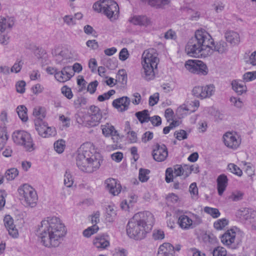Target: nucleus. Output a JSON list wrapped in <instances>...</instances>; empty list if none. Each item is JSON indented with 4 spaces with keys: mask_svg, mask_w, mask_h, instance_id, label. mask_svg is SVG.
<instances>
[{
    "mask_svg": "<svg viewBox=\"0 0 256 256\" xmlns=\"http://www.w3.org/2000/svg\"><path fill=\"white\" fill-rule=\"evenodd\" d=\"M38 232L42 244L45 247L52 248L60 244L66 231L64 224L58 217L50 216L41 222Z\"/></svg>",
    "mask_w": 256,
    "mask_h": 256,
    "instance_id": "f257e3e1",
    "label": "nucleus"
},
{
    "mask_svg": "<svg viewBox=\"0 0 256 256\" xmlns=\"http://www.w3.org/2000/svg\"><path fill=\"white\" fill-rule=\"evenodd\" d=\"M102 160L101 154L96 152L94 146L90 142L82 144L77 151L76 164L83 172L91 173L97 170Z\"/></svg>",
    "mask_w": 256,
    "mask_h": 256,
    "instance_id": "f03ea898",
    "label": "nucleus"
},
{
    "mask_svg": "<svg viewBox=\"0 0 256 256\" xmlns=\"http://www.w3.org/2000/svg\"><path fill=\"white\" fill-rule=\"evenodd\" d=\"M154 224V216L150 212H139L128 221L126 226L127 234L130 238L136 240L143 239Z\"/></svg>",
    "mask_w": 256,
    "mask_h": 256,
    "instance_id": "7ed1b4c3",
    "label": "nucleus"
},
{
    "mask_svg": "<svg viewBox=\"0 0 256 256\" xmlns=\"http://www.w3.org/2000/svg\"><path fill=\"white\" fill-rule=\"evenodd\" d=\"M158 62V54L156 50L150 48L143 52L142 64L144 70V77L146 80H150L154 78L155 70L157 69Z\"/></svg>",
    "mask_w": 256,
    "mask_h": 256,
    "instance_id": "20e7f679",
    "label": "nucleus"
},
{
    "mask_svg": "<svg viewBox=\"0 0 256 256\" xmlns=\"http://www.w3.org/2000/svg\"><path fill=\"white\" fill-rule=\"evenodd\" d=\"M92 8L97 12H103L112 21L116 20L118 16V6L113 0H100L95 2Z\"/></svg>",
    "mask_w": 256,
    "mask_h": 256,
    "instance_id": "39448f33",
    "label": "nucleus"
},
{
    "mask_svg": "<svg viewBox=\"0 0 256 256\" xmlns=\"http://www.w3.org/2000/svg\"><path fill=\"white\" fill-rule=\"evenodd\" d=\"M12 137L16 145L22 146L27 152H32L36 148L31 134L26 130H16L12 132Z\"/></svg>",
    "mask_w": 256,
    "mask_h": 256,
    "instance_id": "423d86ee",
    "label": "nucleus"
},
{
    "mask_svg": "<svg viewBox=\"0 0 256 256\" xmlns=\"http://www.w3.org/2000/svg\"><path fill=\"white\" fill-rule=\"evenodd\" d=\"M20 200L26 207L34 208L38 202V196L36 190L28 184H24L18 188Z\"/></svg>",
    "mask_w": 256,
    "mask_h": 256,
    "instance_id": "0eeeda50",
    "label": "nucleus"
},
{
    "mask_svg": "<svg viewBox=\"0 0 256 256\" xmlns=\"http://www.w3.org/2000/svg\"><path fill=\"white\" fill-rule=\"evenodd\" d=\"M194 38L205 50L204 56H210L213 52L214 40L211 36L204 30H197Z\"/></svg>",
    "mask_w": 256,
    "mask_h": 256,
    "instance_id": "6e6552de",
    "label": "nucleus"
},
{
    "mask_svg": "<svg viewBox=\"0 0 256 256\" xmlns=\"http://www.w3.org/2000/svg\"><path fill=\"white\" fill-rule=\"evenodd\" d=\"M102 118L100 108L96 106H92L90 112L83 116L82 124L87 127H94L100 123Z\"/></svg>",
    "mask_w": 256,
    "mask_h": 256,
    "instance_id": "1a4fd4ad",
    "label": "nucleus"
},
{
    "mask_svg": "<svg viewBox=\"0 0 256 256\" xmlns=\"http://www.w3.org/2000/svg\"><path fill=\"white\" fill-rule=\"evenodd\" d=\"M184 66L188 70L194 74L206 76L208 72L206 65L200 60H189L186 62Z\"/></svg>",
    "mask_w": 256,
    "mask_h": 256,
    "instance_id": "9d476101",
    "label": "nucleus"
},
{
    "mask_svg": "<svg viewBox=\"0 0 256 256\" xmlns=\"http://www.w3.org/2000/svg\"><path fill=\"white\" fill-rule=\"evenodd\" d=\"M194 170L193 166L176 164L166 168L165 176H188Z\"/></svg>",
    "mask_w": 256,
    "mask_h": 256,
    "instance_id": "9b49d317",
    "label": "nucleus"
},
{
    "mask_svg": "<svg viewBox=\"0 0 256 256\" xmlns=\"http://www.w3.org/2000/svg\"><path fill=\"white\" fill-rule=\"evenodd\" d=\"M34 124L38 134L42 138H49L56 134L55 128L48 126V124L42 120H34Z\"/></svg>",
    "mask_w": 256,
    "mask_h": 256,
    "instance_id": "f8f14e48",
    "label": "nucleus"
},
{
    "mask_svg": "<svg viewBox=\"0 0 256 256\" xmlns=\"http://www.w3.org/2000/svg\"><path fill=\"white\" fill-rule=\"evenodd\" d=\"M236 232L234 229L228 230L220 236L222 242L228 248H236L238 242L236 240Z\"/></svg>",
    "mask_w": 256,
    "mask_h": 256,
    "instance_id": "ddd939ff",
    "label": "nucleus"
},
{
    "mask_svg": "<svg viewBox=\"0 0 256 256\" xmlns=\"http://www.w3.org/2000/svg\"><path fill=\"white\" fill-rule=\"evenodd\" d=\"M102 135L106 138H111L114 143H118L120 139V134L115 127L110 123L106 122L100 126Z\"/></svg>",
    "mask_w": 256,
    "mask_h": 256,
    "instance_id": "4468645a",
    "label": "nucleus"
},
{
    "mask_svg": "<svg viewBox=\"0 0 256 256\" xmlns=\"http://www.w3.org/2000/svg\"><path fill=\"white\" fill-rule=\"evenodd\" d=\"M223 140L224 144L232 149L236 150L241 143L240 136L235 132H227L223 136Z\"/></svg>",
    "mask_w": 256,
    "mask_h": 256,
    "instance_id": "2eb2a0df",
    "label": "nucleus"
},
{
    "mask_svg": "<svg viewBox=\"0 0 256 256\" xmlns=\"http://www.w3.org/2000/svg\"><path fill=\"white\" fill-rule=\"evenodd\" d=\"M186 52L190 56L196 57L199 54L203 55L205 50L200 43L198 42L195 38H192L188 42L186 46Z\"/></svg>",
    "mask_w": 256,
    "mask_h": 256,
    "instance_id": "dca6fc26",
    "label": "nucleus"
},
{
    "mask_svg": "<svg viewBox=\"0 0 256 256\" xmlns=\"http://www.w3.org/2000/svg\"><path fill=\"white\" fill-rule=\"evenodd\" d=\"M152 156L157 162L164 161L168 156V148L164 144H157L154 146Z\"/></svg>",
    "mask_w": 256,
    "mask_h": 256,
    "instance_id": "f3484780",
    "label": "nucleus"
},
{
    "mask_svg": "<svg viewBox=\"0 0 256 256\" xmlns=\"http://www.w3.org/2000/svg\"><path fill=\"white\" fill-rule=\"evenodd\" d=\"M93 244L98 249L105 250L110 246V237L106 234H99L94 239Z\"/></svg>",
    "mask_w": 256,
    "mask_h": 256,
    "instance_id": "a211bd4d",
    "label": "nucleus"
},
{
    "mask_svg": "<svg viewBox=\"0 0 256 256\" xmlns=\"http://www.w3.org/2000/svg\"><path fill=\"white\" fill-rule=\"evenodd\" d=\"M130 102V98L124 96L114 100L112 105L118 111L122 112L128 109Z\"/></svg>",
    "mask_w": 256,
    "mask_h": 256,
    "instance_id": "6ab92c4d",
    "label": "nucleus"
},
{
    "mask_svg": "<svg viewBox=\"0 0 256 256\" xmlns=\"http://www.w3.org/2000/svg\"><path fill=\"white\" fill-rule=\"evenodd\" d=\"M105 184L110 192L114 196L118 195L121 191V186L115 178H109L106 180Z\"/></svg>",
    "mask_w": 256,
    "mask_h": 256,
    "instance_id": "aec40b11",
    "label": "nucleus"
},
{
    "mask_svg": "<svg viewBox=\"0 0 256 256\" xmlns=\"http://www.w3.org/2000/svg\"><path fill=\"white\" fill-rule=\"evenodd\" d=\"M128 21L134 25L146 27L150 24V19L146 16H132L129 18Z\"/></svg>",
    "mask_w": 256,
    "mask_h": 256,
    "instance_id": "412c9836",
    "label": "nucleus"
},
{
    "mask_svg": "<svg viewBox=\"0 0 256 256\" xmlns=\"http://www.w3.org/2000/svg\"><path fill=\"white\" fill-rule=\"evenodd\" d=\"M240 218L252 222L256 218V211L248 208H242L238 212Z\"/></svg>",
    "mask_w": 256,
    "mask_h": 256,
    "instance_id": "4be33fe9",
    "label": "nucleus"
},
{
    "mask_svg": "<svg viewBox=\"0 0 256 256\" xmlns=\"http://www.w3.org/2000/svg\"><path fill=\"white\" fill-rule=\"evenodd\" d=\"M73 74L70 67H65L61 71L55 74V78L59 82H64L69 80Z\"/></svg>",
    "mask_w": 256,
    "mask_h": 256,
    "instance_id": "5701e85b",
    "label": "nucleus"
},
{
    "mask_svg": "<svg viewBox=\"0 0 256 256\" xmlns=\"http://www.w3.org/2000/svg\"><path fill=\"white\" fill-rule=\"evenodd\" d=\"M158 256H175L174 246L170 243L161 244L158 250Z\"/></svg>",
    "mask_w": 256,
    "mask_h": 256,
    "instance_id": "b1692460",
    "label": "nucleus"
},
{
    "mask_svg": "<svg viewBox=\"0 0 256 256\" xmlns=\"http://www.w3.org/2000/svg\"><path fill=\"white\" fill-rule=\"evenodd\" d=\"M14 24V18L8 16H0V32H2L6 29L12 28Z\"/></svg>",
    "mask_w": 256,
    "mask_h": 256,
    "instance_id": "393cba45",
    "label": "nucleus"
},
{
    "mask_svg": "<svg viewBox=\"0 0 256 256\" xmlns=\"http://www.w3.org/2000/svg\"><path fill=\"white\" fill-rule=\"evenodd\" d=\"M231 84L232 90L238 95H242L247 92V87L244 81L235 80L232 82Z\"/></svg>",
    "mask_w": 256,
    "mask_h": 256,
    "instance_id": "a878e982",
    "label": "nucleus"
},
{
    "mask_svg": "<svg viewBox=\"0 0 256 256\" xmlns=\"http://www.w3.org/2000/svg\"><path fill=\"white\" fill-rule=\"evenodd\" d=\"M226 41L233 46L238 44L240 42V37L238 33L233 30L227 31L225 34Z\"/></svg>",
    "mask_w": 256,
    "mask_h": 256,
    "instance_id": "bb28decb",
    "label": "nucleus"
},
{
    "mask_svg": "<svg viewBox=\"0 0 256 256\" xmlns=\"http://www.w3.org/2000/svg\"><path fill=\"white\" fill-rule=\"evenodd\" d=\"M178 224L180 227L184 230H188L194 228L190 216L186 215H182L179 217Z\"/></svg>",
    "mask_w": 256,
    "mask_h": 256,
    "instance_id": "cd10ccee",
    "label": "nucleus"
},
{
    "mask_svg": "<svg viewBox=\"0 0 256 256\" xmlns=\"http://www.w3.org/2000/svg\"><path fill=\"white\" fill-rule=\"evenodd\" d=\"M216 184L218 194L219 196H222L228 185L227 177H218Z\"/></svg>",
    "mask_w": 256,
    "mask_h": 256,
    "instance_id": "c85d7f7f",
    "label": "nucleus"
},
{
    "mask_svg": "<svg viewBox=\"0 0 256 256\" xmlns=\"http://www.w3.org/2000/svg\"><path fill=\"white\" fill-rule=\"evenodd\" d=\"M72 59L70 53L68 50H62L56 56V60L59 64H65Z\"/></svg>",
    "mask_w": 256,
    "mask_h": 256,
    "instance_id": "c756f323",
    "label": "nucleus"
},
{
    "mask_svg": "<svg viewBox=\"0 0 256 256\" xmlns=\"http://www.w3.org/2000/svg\"><path fill=\"white\" fill-rule=\"evenodd\" d=\"M146 1L150 6L156 8H164L170 2V0H146Z\"/></svg>",
    "mask_w": 256,
    "mask_h": 256,
    "instance_id": "7c9ffc66",
    "label": "nucleus"
},
{
    "mask_svg": "<svg viewBox=\"0 0 256 256\" xmlns=\"http://www.w3.org/2000/svg\"><path fill=\"white\" fill-rule=\"evenodd\" d=\"M116 210L114 205H108L106 208V218L108 222H112L116 216Z\"/></svg>",
    "mask_w": 256,
    "mask_h": 256,
    "instance_id": "2f4dec72",
    "label": "nucleus"
},
{
    "mask_svg": "<svg viewBox=\"0 0 256 256\" xmlns=\"http://www.w3.org/2000/svg\"><path fill=\"white\" fill-rule=\"evenodd\" d=\"M34 54L38 59L41 60L42 63H47L48 55L44 50L36 48L34 50Z\"/></svg>",
    "mask_w": 256,
    "mask_h": 256,
    "instance_id": "473e14b6",
    "label": "nucleus"
},
{
    "mask_svg": "<svg viewBox=\"0 0 256 256\" xmlns=\"http://www.w3.org/2000/svg\"><path fill=\"white\" fill-rule=\"evenodd\" d=\"M16 112L20 118L24 122H26L28 120L27 114V108L24 105H20L17 107Z\"/></svg>",
    "mask_w": 256,
    "mask_h": 256,
    "instance_id": "72a5a7b5",
    "label": "nucleus"
},
{
    "mask_svg": "<svg viewBox=\"0 0 256 256\" xmlns=\"http://www.w3.org/2000/svg\"><path fill=\"white\" fill-rule=\"evenodd\" d=\"M33 115L36 118L34 120H42L46 116L44 108L40 106H37L34 108Z\"/></svg>",
    "mask_w": 256,
    "mask_h": 256,
    "instance_id": "f704fd0d",
    "label": "nucleus"
},
{
    "mask_svg": "<svg viewBox=\"0 0 256 256\" xmlns=\"http://www.w3.org/2000/svg\"><path fill=\"white\" fill-rule=\"evenodd\" d=\"M176 114L180 118H183L190 113V108L188 104H183L180 106L176 110Z\"/></svg>",
    "mask_w": 256,
    "mask_h": 256,
    "instance_id": "c9c22d12",
    "label": "nucleus"
},
{
    "mask_svg": "<svg viewBox=\"0 0 256 256\" xmlns=\"http://www.w3.org/2000/svg\"><path fill=\"white\" fill-rule=\"evenodd\" d=\"M136 116L141 123L149 122L150 117L148 110L137 112Z\"/></svg>",
    "mask_w": 256,
    "mask_h": 256,
    "instance_id": "e433bc0d",
    "label": "nucleus"
},
{
    "mask_svg": "<svg viewBox=\"0 0 256 256\" xmlns=\"http://www.w3.org/2000/svg\"><path fill=\"white\" fill-rule=\"evenodd\" d=\"M240 165L242 166L243 170L248 176H252L254 171V168L251 163L242 161Z\"/></svg>",
    "mask_w": 256,
    "mask_h": 256,
    "instance_id": "4c0bfd02",
    "label": "nucleus"
},
{
    "mask_svg": "<svg viewBox=\"0 0 256 256\" xmlns=\"http://www.w3.org/2000/svg\"><path fill=\"white\" fill-rule=\"evenodd\" d=\"M228 50V46L226 42L224 41H220L216 43L214 46L213 44V50L218 52L220 54H222L226 52Z\"/></svg>",
    "mask_w": 256,
    "mask_h": 256,
    "instance_id": "58836bf2",
    "label": "nucleus"
},
{
    "mask_svg": "<svg viewBox=\"0 0 256 256\" xmlns=\"http://www.w3.org/2000/svg\"><path fill=\"white\" fill-rule=\"evenodd\" d=\"M54 149L58 154L64 152L66 148V142L63 140H58L54 144Z\"/></svg>",
    "mask_w": 256,
    "mask_h": 256,
    "instance_id": "ea45409f",
    "label": "nucleus"
},
{
    "mask_svg": "<svg viewBox=\"0 0 256 256\" xmlns=\"http://www.w3.org/2000/svg\"><path fill=\"white\" fill-rule=\"evenodd\" d=\"M204 210L206 213L210 215L214 218H216L220 216V212L216 208L206 206Z\"/></svg>",
    "mask_w": 256,
    "mask_h": 256,
    "instance_id": "a19ab883",
    "label": "nucleus"
},
{
    "mask_svg": "<svg viewBox=\"0 0 256 256\" xmlns=\"http://www.w3.org/2000/svg\"><path fill=\"white\" fill-rule=\"evenodd\" d=\"M228 220L226 218L219 219L214 223V227L216 230H222L228 224Z\"/></svg>",
    "mask_w": 256,
    "mask_h": 256,
    "instance_id": "79ce46f5",
    "label": "nucleus"
},
{
    "mask_svg": "<svg viewBox=\"0 0 256 256\" xmlns=\"http://www.w3.org/2000/svg\"><path fill=\"white\" fill-rule=\"evenodd\" d=\"M99 230L98 226L96 224H93L83 231V235L86 238H89L92 235L96 234Z\"/></svg>",
    "mask_w": 256,
    "mask_h": 256,
    "instance_id": "37998d69",
    "label": "nucleus"
},
{
    "mask_svg": "<svg viewBox=\"0 0 256 256\" xmlns=\"http://www.w3.org/2000/svg\"><path fill=\"white\" fill-rule=\"evenodd\" d=\"M203 98H206L212 96L215 91V88L213 84L207 85L203 86Z\"/></svg>",
    "mask_w": 256,
    "mask_h": 256,
    "instance_id": "c03bdc74",
    "label": "nucleus"
},
{
    "mask_svg": "<svg viewBox=\"0 0 256 256\" xmlns=\"http://www.w3.org/2000/svg\"><path fill=\"white\" fill-rule=\"evenodd\" d=\"M228 169L233 174L237 176H242V170L234 164H230L228 166Z\"/></svg>",
    "mask_w": 256,
    "mask_h": 256,
    "instance_id": "a18cd8bd",
    "label": "nucleus"
},
{
    "mask_svg": "<svg viewBox=\"0 0 256 256\" xmlns=\"http://www.w3.org/2000/svg\"><path fill=\"white\" fill-rule=\"evenodd\" d=\"M242 79L245 82L255 80L256 79V71L248 72L244 73L242 76Z\"/></svg>",
    "mask_w": 256,
    "mask_h": 256,
    "instance_id": "49530a36",
    "label": "nucleus"
},
{
    "mask_svg": "<svg viewBox=\"0 0 256 256\" xmlns=\"http://www.w3.org/2000/svg\"><path fill=\"white\" fill-rule=\"evenodd\" d=\"M64 24L69 26H72L76 24V22L72 15H66L63 17Z\"/></svg>",
    "mask_w": 256,
    "mask_h": 256,
    "instance_id": "de8ad7c7",
    "label": "nucleus"
},
{
    "mask_svg": "<svg viewBox=\"0 0 256 256\" xmlns=\"http://www.w3.org/2000/svg\"><path fill=\"white\" fill-rule=\"evenodd\" d=\"M230 102L232 105L237 108H242L243 106V102L240 98L236 96H232Z\"/></svg>",
    "mask_w": 256,
    "mask_h": 256,
    "instance_id": "09e8293b",
    "label": "nucleus"
},
{
    "mask_svg": "<svg viewBox=\"0 0 256 256\" xmlns=\"http://www.w3.org/2000/svg\"><path fill=\"white\" fill-rule=\"evenodd\" d=\"M23 65V62L22 60H17L13 66L10 68V72L18 73L19 72Z\"/></svg>",
    "mask_w": 256,
    "mask_h": 256,
    "instance_id": "8fccbe9b",
    "label": "nucleus"
},
{
    "mask_svg": "<svg viewBox=\"0 0 256 256\" xmlns=\"http://www.w3.org/2000/svg\"><path fill=\"white\" fill-rule=\"evenodd\" d=\"M59 120L60 124L64 128H68L70 126V119L68 116H66L63 114H60L59 116Z\"/></svg>",
    "mask_w": 256,
    "mask_h": 256,
    "instance_id": "3c124183",
    "label": "nucleus"
},
{
    "mask_svg": "<svg viewBox=\"0 0 256 256\" xmlns=\"http://www.w3.org/2000/svg\"><path fill=\"white\" fill-rule=\"evenodd\" d=\"M62 93L68 99L70 100L73 97V94L72 90L66 86H64L61 88Z\"/></svg>",
    "mask_w": 256,
    "mask_h": 256,
    "instance_id": "603ef678",
    "label": "nucleus"
},
{
    "mask_svg": "<svg viewBox=\"0 0 256 256\" xmlns=\"http://www.w3.org/2000/svg\"><path fill=\"white\" fill-rule=\"evenodd\" d=\"M192 94L197 98H203V86H196L192 90Z\"/></svg>",
    "mask_w": 256,
    "mask_h": 256,
    "instance_id": "864d4df0",
    "label": "nucleus"
},
{
    "mask_svg": "<svg viewBox=\"0 0 256 256\" xmlns=\"http://www.w3.org/2000/svg\"><path fill=\"white\" fill-rule=\"evenodd\" d=\"M115 92H116L114 90H111L107 92L104 93L102 95H100L98 98V100L100 102H103L105 100L109 99L112 96L115 94Z\"/></svg>",
    "mask_w": 256,
    "mask_h": 256,
    "instance_id": "5fc2aeb1",
    "label": "nucleus"
},
{
    "mask_svg": "<svg viewBox=\"0 0 256 256\" xmlns=\"http://www.w3.org/2000/svg\"><path fill=\"white\" fill-rule=\"evenodd\" d=\"M88 66L92 73H96L98 66V62L96 59L95 58H90L88 60Z\"/></svg>",
    "mask_w": 256,
    "mask_h": 256,
    "instance_id": "6e6d98bb",
    "label": "nucleus"
},
{
    "mask_svg": "<svg viewBox=\"0 0 256 256\" xmlns=\"http://www.w3.org/2000/svg\"><path fill=\"white\" fill-rule=\"evenodd\" d=\"M213 256H226V250L223 247L218 246L213 250Z\"/></svg>",
    "mask_w": 256,
    "mask_h": 256,
    "instance_id": "4d7b16f0",
    "label": "nucleus"
},
{
    "mask_svg": "<svg viewBox=\"0 0 256 256\" xmlns=\"http://www.w3.org/2000/svg\"><path fill=\"white\" fill-rule=\"evenodd\" d=\"M44 87L40 84H36L34 85L32 88L31 90L34 94L38 95L43 92Z\"/></svg>",
    "mask_w": 256,
    "mask_h": 256,
    "instance_id": "13d9d810",
    "label": "nucleus"
},
{
    "mask_svg": "<svg viewBox=\"0 0 256 256\" xmlns=\"http://www.w3.org/2000/svg\"><path fill=\"white\" fill-rule=\"evenodd\" d=\"M190 216L192 218V222H193L192 226L194 228L202 223V218L198 215L190 213Z\"/></svg>",
    "mask_w": 256,
    "mask_h": 256,
    "instance_id": "bf43d9fd",
    "label": "nucleus"
},
{
    "mask_svg": "<svg viewBox=\"0 0 256 256\" xmlns=\"http://www.w3.org/2000/svg\"><path fill=\"white\" fill-rule=\"evenodd\" d=\"M130 54L126 48H123L119 53L118 58L121 61L126 60L129 57Z\"/></svg>",
    "mask_w": 256,
    "mask_h": 256,
    "instance_id": "052dcab7",
    "label": "nucleus"
},
{
    "mask_svg": "<svg viewBox=\"0 0 256 256\" xmlns=\"http://www.w3.org/2000/svg\"><path fill=\"white\" fill-rule=\"evenodd\" d=\"M4 222L5 226L6 228L13 226H14V220L12 217L10 215H6L4 218Z\"/></svg>",
    "mask_w": 256,
    "mask_h": 256,
    "instance_id": "680f3d73",
    "label": "nucleus"
},
{
    "mask_svg": "<svg viewBox=\"0 0 256 256\" xmlns=\"http://www.w3.org/2000/svg\"><path fill=\"white\" fill-rule=\"evenodd\" d=\"M174 135L176 138L179 140L186 139L188 137V134L186 132L182 130L176 132Z\"/></svg>",
    "mask_w": 256,
    "mask_h": 256,
    "instance_id": "e2e57ef3",
    "label": "nucleus"
},
{
    "mask_svg": "<svg viewBox=\"0 0 256 256\" xmlns=\"http://www.w3.org/2000/svg\"><path fill=\"white\" fill-rule=\"evenodd\" d=\"M159 100V94L158 92L154 94L149 98V104L150 106H154L156 104Z\"/></svg>",
    "mask_w": 256,
    "mask_h": 256,
    "instance_id": "0e129e2a",
    "label": "nucleus"
},
{
    "mask_svg": "<svg viewBox=\"0 0 256 256\" xmlns=\"http://www.w3.org/2000/svg\"><path fill=\"white\" fill-rule=\"evenodd\" d=\"M153 138V133L150 131H147L142 134V141L144 143H146L152 140Z\"/></svg>",
    "mask_w": 256,
    "mask_h": 256,
    "instance_id": "69168bd1",
    "label": "nucleus"
},
{
    "mask_svg": "<svg viewBox=\"0 0 256 256\" xmlns=\"http://www.w3.org/2000/svg\"><path fill=\"white\" fill-rule=\"evenodd\" d=\"M132 103L134 105H138L142 103V96L140 93L134 92L132 94Z\"/></svg>",
    "mask_w": 256,
    "mask_h": 256,
    "instance_id": "338daca9",
    "label": "nucleus"
},
{
    "mask_svg": "<svg viewBox=\"0 0 256 256\" xmlns=\"http://www.w3.org/2000/svg\"><path fill=\"white\" fill-rule=\"evenodd\" d=\"M123 158V154L120 152H114L111 154L112 159L116 162H121Z\"/></svg>",
    "mask_w": 256,
    "mask_h": 256,
    "instance_id": "774afa93",
    "label": "nucleus"
}]
</instances>
